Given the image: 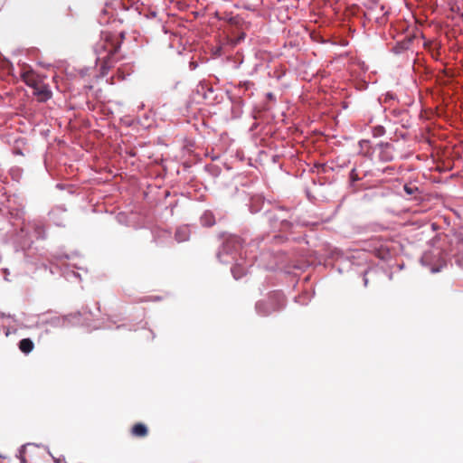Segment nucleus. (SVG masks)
<instances>
[{
    "label": "nucleus",
    "instance_id": "obj_13",
    "mask_svg": "<svg viewBox=\"0 0 463 463\" xmlns=\"http://www.w3.org/2000/svg\"><path fill=\"white\" fill-rule=\"evenodd\" d=\"M235 243L236 244H240L239 239H237V238L230 239V240L227 241V242H226V244L224 246V249L228 250L232 244H235Z\"/></svg>",
    "mask_w": 463,
    "mask_h": 463
},
{
    "label": "nucleus",
    "instance_id": "obj_12",
    "mask_svg": "<svg viewBox=\"0 0 463 463\" xmlns=\"http://www.w3.org/2000/svg\"><path fill=\"white\" fill-rule=\"evenodd\" d=\"M175 238L177 241H185L186 240V237L185 235L183 233V230L182 229H178L175 232Z\"/></svg>",
    "mask_w": 463,
    "mask_h": 463
},
{
    "label": "nucleus",
    "instance_id": "obj_9",
    "mask_svg": "<svg viewBox=\"0 0 463 463\" xmlns=\"http://www.w3.org/2000/svg\"><path fill=\"white\" fill-rule=\"evenodd\" d=\"M34 345L29 338H24L19 342V348L24 354H29L33 351Z\"/></svg>",
    "mask_w": 463,
    "mask_h": 463
},
{
    "label": "nucleus",
    "instance_id": "obj_14",
    "mask_svg": "<svg viewBox=\"0 0 463 463\" xmlns=\"http://www.w3.org/2000/svg\"><path fill=\"white\" fill-rule=\"evenodd\" d=\"M246 34L245 33H241L238 37H236L232 42L234 44H237L239 43L240 42L243 41L244 38H245Z\"/></svg>",
    "mask_w": 463,
    "mask_h": 463
},
{
    "label": "nucleus",
    "instance_id": "obj_4",
    "mask_svg": "<svg viewBox=\"0 0 463 463\" xmlns=\"http://www.w3.org/2000/svg\"><path fill=\"white\" fill-rule=\"evenodd\" d=\"M33 95L37 97L39 102H45L52 96L49 86L41 81L36 88L33 89Z\"/></svg>",
    "mask_w": 463,
    "mask_h": 463
},
{
    "label": "nucleus",
    "instance_id": "obj_6",
    "mask_svg": "<svg viewBox=\"0 0 463 463\" xmlns=\"http://www.w3.org/2000/svg\"><path fill=\"white\" fill-rule=\"evenodd\" d=\"M379 158L383 162H390L393 159L392 145L385 143L380 146Z\"/></svg>",
    "mask_w": 463,
    "mask_h": 463
},
{
    "label": "nucleus",
    "instance_id": "obj_18",
    "mask_svg": "<svg viewBox=\"0 0 463 463\" xmlns=\"http://www.w3.org/2000/svg\"><path fill=\"white\" fill-rule=\"evenodd\" d=\"M379 130H381V132H383V127H380V128H379Z\"/></svg>",
    "mask_w": 463,
    "mask_h": 463
},
{
    "label": "nucleus",
    "instance_id": "obj_15",
    "mask_svg": "<svg viewBox=\"0 0 463 463\" xmlns=\"http://www.w3.org/2000/svg\"><path fill=\"white\" fill-rule=\"evenodd\" d=\"M404 190L408 194H412L414 192V189L407 184L404 185Z\"/></svg>",
    "mask_w": 463,
    "mask_h": 463
},
{
    "label": "nucleus",
    "instance_id": "obj_11",
    "mask_svg": "<svg viewBox=\"0 0 463 463\" xmlns=\"http://www.w3.org/2000/svg\"><path fill=\"white\" fill-rule=\"evenodd\" d=\"M232 272L234 279H239L245 274L246 270L244 269H241L239 266H236L232 269Z\"/></svg>",
    "mask_w": 463,
    "mask_h": 463
},
{
    "label": "nucleus",
    "instance_id": "obj_16",
    "mask_svg": "<svg viewBox=\"0 0 463 463\" xmlns=\"http://www.w3.org/2000/svg\"><path fill=\"white\" fill-rule=\"evenodd\" d=\"M458 262L461 266H463V255L459 257Z\"/></svg>",
    "mask_w": 463,
    "mask_h": 463
},
{
    "label": "nucleus",
    "instance_id": "obj_19",
    "mask_svg": "<svg viewBox=\"0 0 463 463\" xmlns=\"http://www.w3.org/2000/svg\"><path fill=\"white\" fill-rule=\"evenodd\" d=\"M460 15L463 17V13Z\"/></svg>",
    "mask_w": 463,
    "mask_h": 463
},
{
    "label": "nucleus",
    "instance_id": "obj_1",
    "mask_svg": "<svg viewBox=\"0 0 463 463\" xmlns=\"http://www.w3.org/2000/svg\"><path fill=\"white\" fill-rule=\"evenodd\" d=\"M124 37L123 32L118 34L107 31L101 33L100 40L96 44V53L98 55L97 61H100L102 76H105L113 66L115 62L113 56L119 50Z\"/></svg>",
    "mask_w": 463,
    "mask_h": 463
},
{
    "label": "nucleus",
    "instance_id": "obj_5",
    "mask_svg": "<svg viewBox=\"0 0 463 463\" xmlns=\"http://www.w3.org/2000/svg\"><path fill=\"white\" fill-rule=\"evenodd\" d=\"M22 79L24 81V83L34 89L38 86V84L43 81L39 76L37 74H35L33 71H24L23 74H22Z\"/></svg>",
    "mask_w": 463,
    "mask_h": 463
},
{
    "label": "nucleus",
    "instance_id": "obj_3",
    "mask_svg": "<svg viewBox=\"0 0 463 463\" xmlns=\"http://www.w3.org/2000/svg\"><path fill=\"white\" fill-rule=\"evenodd\" d=\"M365 6V14L370 19L380 20L388 14V11L385 10V6L381 2H366Z\"/></svg>",
    "mask_w": 463,
    "mask_h": 463
},
{
    "label": "nucleus",
    "instance_id": "obj_8",
    "mask_svg": "<svg viewBox=\"0 0 463 463\" xmlns=\"http://www.w3.org/2000/svg\"><path fill=\"white\" fill-rule=\"evenodd\" d=\"M411 41L412 38H405L404 40L398 42L393 47V52L395 53H401L402 52L408 50L411 46Z\"/></svg>",
    "mask_w": 463,
    "mask_h": 463
},
{
    "label": "nucleus",
    "instance_id": "obj_7",
    "mask_svg": "<svg viewBox=\"0 0 463 463\" xmlns=\"http://www.w3.org/2000/svg\"><path fill=\"white\" fill-rule=\"evenodd\" d=\"M130 433L133 437L144 438L148 434V429L144 423L138 422L133 425Z\"/></svg>",
    "mask_w": 463,
    "mask_h": 463
},
{
    "label": "nucleus",
    "instance_id": "obj_10",
    "mask_svg": "<svg viewBox=\"0 0 463 463\" xmlns=\"http://www.w3.org/2000/svg\"><path fill=\"white\" fill-rule=\"evenodd\" d=\"M201 222L203 226H213L215 223L214 217L211 213H204L201 218Z\"/></svg>",
    "mask_w": 463,
    "mask_h": 463
},
{
    "label": "nucleus",
    "instance_id": "obj_2",
    "mask_svg": "<svg viewBox=\"0 0 463 463\" xmlns=\"http://www.w3.org/2000/svg\"><path fill=\"white\" fill-rule=\"evenodd\" d=\"M284 296L280 292H274L266 299L260 300L256 304V310L260 316H269L279 311L284 306Z\"/></svg>",
    "mask_w": 463,
    "mask_h": 463
},
{
    "label": "nucleus",
    "instance_id": "obj_17",
    "mask_svg": "<svg viewBox=\"0 0 463 463\" xmlns=\"http://www.w3.org/2000/svg\"><path fill=\"white\" fill-rule=\"evenodd\" d=\"M450 9H451V11H453V12H454V11L456 10V9H455V5H451Z\"/></svg>",
    "mask_w": 463,
    "mask_h": 463
}]
</instances>
